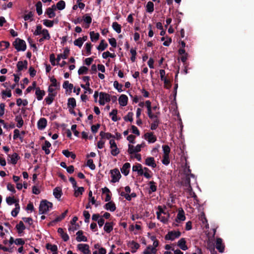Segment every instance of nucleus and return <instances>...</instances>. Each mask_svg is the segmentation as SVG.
I'll return each mask as SVG.
<instances>
[{"label":"nucleus","mask_w":254,"mask_h":254,"mask_svg":"<svg viewBox=\"0 0 254 254\" xmlns=\"http://www.w3.org/2000/svg\"><path fill=\"white\" fill-rule=\"evenodd\" d=\"M62 194V189L60 187H56L53 190V195L58 199H59Z\"/></svg>","instance_id":"obj_33"},{"label":"nucleus","mask_w":254,"mask_h":254,"mask_svg":"<svg viewBox=\"0 0 254 254\" xmlns=\"http://www.w3.org/2000/svg\"><path fill=\"white\" fill-rule=\"evenodd\" d=\"M16 104L18 106L22 105L23 106H26L28 105V101L27 100H22L21 98H18L16 100Z\"/></svg>","instance_id":"obj_47"},{"label":"nucleus","mask_w":254,"mask_h":254,"mask_svg":"<svg viewBox=\"0 0 254 254\" xmlns=\"http://www.w3.org/2000/svg\"><path fill=\"white\" fill-rule=\"evenodd\" d=\"M104 230L107 233H110L113 230V225L111 223H106L104 226Z\"/></svg>","instance_id":"obj_52"},{"label":"nucleus","mask_w":254,"mask_h":254,"mask_svg":"<svg viewBox=\"0 0 254 254\" xmlns=\"http://www.w3.org/2000/svg\"><path fill=\"white\" fill-rule=\"evenodd\" d=\"M86 165L91 170H93L95 169V165L93 163L92 159H88L87 161Z\"/></svg>","instance_id":"obj_60"},{"label":"nucleus","mask_w":254,"mask_h":254,"mask_svg":"<svg viewBox=\"0 0 254 254\" xmlns=\"http://www.w3.org/2000/svg\"><path fill=\"white\" fill-rule=\"evenodd\" d=\"M63 154L66 157H70L72 159H74L75 158V155L72 152H70L67 150H63Z\"/></svg>","instance_id":"obj_42"},{"label":"nucleus","mask_w":254,"mask_h":254,"mask_svg":"<svg viewBox=\"0 0 254 254\" xmlns=\"http://www.w3.org/2000/svg\"><path fill=\"white\" fill-rule=\"evenodd\" d=\"M118 113V111L116 109L113 110L110 113V116L111 117L112 120L114 122H116L118 120V119L117 117V114Z\"/></svg>","instance_id":"obj_46"},{"label":"nucleus","mask_w":254,"mask_h":254,"mask_svg":"<svg viewBox=\"0 0 254 254\" xmlns=\"http://www.w3.org/2000/svg\"><path fill=\"white\" fill-rule=\"evenodd\" d=\"M112 27L117 33H120L121 32V26L117 22L113 23Z\"/></svg>","instance_id":"obj_43"},{"label":"nucleus","mask_w":254,"mask_h":254,"mask_svg":"<svg viewBox=\"0 0 254 254\" xmlns=\"http://www.w3.org/2000/svg\"><path fill=\"white\" fill-rule=\"evenodd\" d=\"M35 94L36 98L38 101H40L43 99V96L45 94L44 90H41L39 87L36 88Z\"/></svg>","instance_id":"obj_26"},{"label":"nucleus","mask_w":254,"mask_h":254,"mask_svg":"<svg viewBox=\"0 0 254 254\" xmlns=\"http://www.w3.org/2000/svg\"><path fill=\"white\" fill-rule=\"evenodd\" d=\"M67 213V210H65L64 213H63L61 215L58 216L55 220H54V222H59L64 218L65 216L66 215V214Z\"/></svg>","instance_id":"obj_59"},{"label":"nucleus","mask_w":254,"mask_h":254,"mask_svg":"<svg viewBox=\"0 0 254 254\" xmlns=\"http://www.w3.org/2000/svg\"><path fill=\"white\" fill-rule=\"evenodd\" d=\"M35 36L41 35L44 39H50L51 36L46 29H43L41 25H37L36 30L33 32Z\"/></svg>","instance_id":"obj_1"},{"label":"nucleus","mask_w":254,"mask_h":254,"mask_svg":"<svg viewBox=\"0 0 254 254\" xmlns=\"http://www.w3.org/2000/svg\"><path fill=\"white\" fill-rule=\"evenodd\" d=\"M77 237L76 240L77 242H86L87 238L83 235L82 231H78L76 234Z\"/></svg>","instance_id":"obj_27"},{"label":"nucleus","mask_w":254,"mask_h":254,"mask_svg":"<svg viewBox=\"0 0 254 254\" xmlns=\"http://www.w3.org/2000/svg\"><path fill=\"white\" fill-rule=\"evenodd\" d=\"M69 53V50L67 48L65 49L63 54H59L57 56L56 59L57 62L59 63L61 59H66L68 56Z\"/></svg>","instance_id":"obj_20"},{"label":"nucleus","mask_w":254,"mask_h":254,"mask_svg":"<svg viewBox=\"0 0 254 254\" xmlns=\"http://www.w3.org/2000/svg\"><path fill=\"white\" fill-rule=\"evenodd\" d=\"M133 114L132 112H128L127 115L125 117L124 119L126 121L132 122Z\"/></svg>","instance_id":"obj_64"},{"label":"nucleus","mask_w":254,"mask_h":254,"mask_svg":"<svg viewBox=\"0 0 254 254\" xmlns=\"http://www.w3.org/2000/svg\"><path fill=\"white\" fill-rule=\"evenodd\" d=\"M15 48L18 51H24L26 49L25 42L24 40L17 39L14 42Z\"/></svg>","instance_id":"obj_8"},{"label":"nucleus","mask_w":254,"mask_h":254,"mask_svg":"<svg viewBox=\"0 0 254 254\" xmlns=\"http://www.w3.org/2000/svg\"><path fill=\"white\" fill-rule=\"evenodd\" d=\"M43 24L48 27H52L54 25V21L48 19H45L43 20Z\"/></svg>","instance_id":"obj_62"},{"label":"nucleus","mask_w":254,"mask_h":254,"mask_svg":"<svg viewBox=\"0 0 254 254\" xmlns=\"http://www.w3.org/2000/svg\"><path fill=\"white\" fill-rule=\"evenodd\" d=\"M92 44L90 43H86L85 45L86 56H88L91 54Z\"/></svg>","instance_id":"obj_45"},{"label":"nucleus","mask_w":254,"mask_h":254,"mask_svg":"<svg viewBox=\"0 0 254 254\" xmlns=\"http://www.w3.org/2000/svg\"><path fill=\"white\" fill-rule=\"evenodd\" d=\"M27 66V62L26 61H19L17 64V67L18 71L23 70L26 69Z\"/></svg>","instance_id":"obj_29"},{"label":"nucleus","mask_w":254,"mask_h":254,"mask_svg":"<svg viewBox=\"0 0 254 254\" xmlns=\"http://www.w3.org/2000/svg\"><path fill=\"white\" fill-rule=\"evenodd\" d=\"M111 153L113 156H117L119 153L120 151L119 148L117 147V144L114 139H111L110 140Z\"/></svg>","instance_id":"obj_11"},{"label":"nucleus","mask_w":254,"mask_h":254,"mask_svg":"<svg viewBox=\"0 0 254 254\" xmlns=\"http://www.w3.org/2000/svg\"><path fill=\"white\" fill-rule=\"evenodd\" d=\"M157 251L156 249L149 245L144 250L142 254H156Z\"/></svg>","instance_id":"obj_28"},{"label":"nucleus","mask_w":254,"mask_h":254,"mask_svg":"<svg viewBox=\"0 0 254 254\" xmlns=\"http://www.w3.org/2000/svg\"><path fill=\"white\" fill-rule=\"evenodd\" d=\"M104 208L111 212H114L116 209V206L115 203L111 201L106 203L104 206Z\"/></svg>","instance_id":"obj_18"},{"label":"nucleus","mask_w":254,"mask_h":254,"mask_svg":"<svg viewBox=\"0 0 254 254\" xmlns=\"http://www.w3.org/2000/svg\"><path fill=\"white\" fill-rule=\"evenodd\" d=\"M16 228L19 234L22 233L24 230L25 229L24 223L22 221H20L18 224L16 225Z\"/></svg>","instance_id":"obj_41"},{"label":"nucleus","mask_w":254,"mask_h":254,"mask_svg":"<svg viewBox=\"0 0 254 254\" xmlns=\"http://www.w3.org/2000/svg\"><path fill=\"white\" fill-rule=\"evenodd\" d=\"M63 87L64 89L67 90H68L71 92L73 88V85L69 83L68 81H65L63 83Z\"/></svg>","instance_id":"obj_40"},{"label":"nucleus","mask_w":254,"mask_h":254,"mask_svg":"<svg viewBox=\"0 0 254 254\" xmlns=\"http://www.w3.org/2000/svg\"><path fill=\"white\" fill-rule=\"evenodd\" d=\"M149 188L148 192L149 193L155 192L157 190V186L156 183L154 181H150L148 183Z\"/></svg>","instance_id":"obj_35"},{"label":"nucleus","mask_w":254,"mask_h":254,"mask_svg":"<svg viewBox=\"0 0 254 254\" xmlns=\"http://www.w3.org/2000/svg\"><path fill=\"white\" fill-rule=\"evenodd\" d=\"M111 101V96L109 94L101 92L99 93V103L100 105L103 106L106 103L110 102Z\"/></svg>","instance_id":"obj_5"},{"label":"nucleus","mask_w":254,"mask_h":254,"mask_svg":"<svg viewBox=\"0 0 254 254\" xmlns=\"http://www.w3.org/2000/svg\"><path fill=\"white\" fill-rule=\"evenodd\" d=\"M53 207L52 203L45 200H42L39 206L40 214H45L49 211Z\"/></svg>","instance_id":"obj_2"},{"label":"nucleus","mask_w":254,"mask_h":254,"mask_svg":"<svg viewBox=\"0 0 254 254\" xmlns=\"http://www.w3.org/2000/svg\"><path fill=\"white\" fill-rule=\"evenodd\" d=\"M130 165L129 163H125L121 169V172L125 176H127L129 172Z\"/></svg>","instance_id":"obj_23"},{"label":"nucleus","mask_w":254,"mask_h":254,"mask_svg":"<svg viewBox=\"0 0 254 254\" xmlns=\"http://www.w3.org/2000/svg\"><path fill=\"white\" fill-rule=\"evenodd\" d=\"M88 70V68L87 67L82 66L79 68L78 70V73L79 75L86 74Z\"/></svg>","instance_id":"obj_57"},{"label":"nucleus","mask_w":254,"mask_h":254,"mask_svg":"<svg viewBox=\"0 0 254 254\" xmlns=\"http://www.w3.org/2000/svg\"><path fill=\"white\" fill-rule=\"evenodd\" d=\"M116 57V55L114 53H110L109 51H106L102 54V57L103 59H107L109 57L111 58H114Z\"/></svg>","instance_id":"obj_49"},{"label":"nucleus","mask_w":254,"mask_h":254,"mask_svg":"<svg viewBox=\"0 0 254 254\" xmlns=\"http://www.w3.org/2000/svg\"><path fill=\"white\" fill-rule=\"evenodd\" d=\"M145 144L144 143H142L140 144H137L135 146L129 143L128 144L127 152L131 155V157H133V155L134 154H136L140 152L141 149L143 148Z\"/></svg>","instance_id":"obj_3"},{"label":"nucleus","mask_w":254,"mask_h":254,"mask_svg":"<svg viewBox=\"0 0 254 254\" xmlns=\"http://www.w3.org/2000/svg\"><path fill=\"white\" fill-rule=\"evenodd\" d=\"M36 11L39 15L42 14V4L41 1H38L36 4Z\"/></svg>","instance_id":"obj_54"},{"label":"nucleus","mask_w":254,"mask_h":254,"mask_svg":"<svg viewBox=\"0 0 254 254\" xmlns=\"http://www.w3.org/2000/svg\"><path fill=\"white\" fill-rule=\"evenodd\" d=\"M159 123V119H155L150 125V129L151 130L156 129L158 126Z\"/></svg>","instance_id":"obj_55"},{"label":"nucleus","mask_w":254,"mask_h":254,"mask_svg":"<svg viewBox=\"0 0 254 254\" xmlns=\"http://www.w3.org/2000/svg\"><path fill=\"white\" fill-rule=\"evenodd\" d=\"M186 219L185 212L182 208H179L178 211V214L176 218V221L179 223L181 221H184Z\"/></svg>","instance_id":"obj_16"},{"label":"nucleus","mask_w":254,"mask_h":254,"mask_svg":"<svg viewBox=\"0 0 254 254\" xmlns=\"http://www.w3.org/2000/svg\"><path fill=\"white\" fill-rule=\"evenodd\" d=\"M99 34L98 33H95L94 31L90 32V37L92 42H96L99 38Z\"/></svg>","instance_id":"obj_36"},{"label":"nucleus","mask_w":254,"mask_h":254,"mask_svg":"<svg viewBox=\"0 0 254 254\" xmlns=\"http://www.w3.org/2000/svg\"><path fill=\"white\" fill-rule=\"evenodd\" d=\"M177 245L183 251H186L188 249V246L186 245V241L185 238H181L177 243Z\"/></svg>","instance_id":"obj_24"},{"label":"nucleus","mask_w":254,"mask_h":254,"mask_svg":"<svg viewBox=\"0 0 254 254\" xmlns=\"http://www.w3.org/2000/svg\"><path fill=\"white\" fill-rule=\"evenodd\" d=\"M127 246L130 248L132 253H135L139 248L140 245L134 241H131L128 242Z\"/></svg>","instance_id":"obj_13"},{"label":"nucleus","mask_w":254,"mask_h":254,"mask_svg":"<svg viewBox=\"0 0 254 254\" xmlns=\"http://www.w3.org/2000/svg\"><path fill=\"white\" fill-rule=\"evenodd\" d=\"M9 46V43L6 41H1L0 42V51H3L7 49Z\"/></svg>","instance_id":"obj_51"},{"label":"nucleus","mask_w":254,"mask_h":254,"mask_svg":"<svg viewBox=\"0 0 254 254\" xmlns=\"http://www.w3.org/2000/svg\"><path fill=\"white\" fill-rule=\"evenodd\" d=\"M58 232L60 234L61 237L64 242H66L69 240V236L67 233H65L62 228H59Z\"/></svg>","instance_id":"obj_31"},{"label":"nucleus","mask_w":254,"mask_h":254,"mask_svg":"<svg viewBox=\"0 0 254 254\" xmlns=\"http://www.w3.org/2000/svg\"><path fill=\"white\" fill-rule=\"evenodd\" d=\"M144 170L143 176L147 179H150L151 177V171L146 167H144Z\"/></svg>","instance_id":"obj_63"},{"label":"nucleus","mask_w":254,"mask_h":254,"mask_svg":"<svg viewBox=\"0 0 254 254\" xmlns=\"http://www.w3.org/2000/svg\"><path fill=\"white\" fill-rule=\"evenodd\" d=\"M145 164L148 166L154 168L156 167V164L153 157H149L146 158L145 160Z\"/></svg>","instance_id":"obj_17"},{"label":"nucleus","mask_w":254,"mask_h":254,"mask_svg":"<svg viewBox=\"0 0 254 254\" xmlns=\"http://www.w3.org/2000/svg\"><path fill=\"white\" fill-rule=\"evenodd\" d=\"M56 9L55 5H53L52 7H49L46 10V14L50 18H53L55 16V10Z\"/></svg>","instance_id":"obj_30"},{"label":"nucleus","mask_w":254,"mask_h":254,"mask_svg":"<svg viewBox=\"0 0 254 254\" xmlns=\"http://www.w3.org/2000/svg\"><path fill=\"white\" fill-rule=\"evenodd\" d=\"M146 11L148 13H152L154 11V4L151 1H148L146 5Z\"/></svg>","instance_id":"obj_39"},{"label":"nucleus","mask_w":254,"mask_h":254,"mask_svg":"<svg viewBox=\"0 0 254 254\" xmlns=\"http://www.w3.org/2000/svg\"><path fill=\"white\" fill-rule=\"evenodd\" d=\"M51 146L50 142L47 140L45 141L44 144L43 145L42 148L45 151L46 154H49L50 151L49 148Z\"/></svg>","instance_id":"obj_32"},{"label":"nucleus","mask_w":254,"mask_h":254,"mask_svg":"<svg viewBox=\"0 0 254 254\" xmlns=\"http://www.w3.org/2000/svg\"><path fill=\"white\" fill-rule=\"evenodd\" d=\"M46 248L48 250H51L53 252H56L58 251L57 246L55 245H52L51 244H47L46 245Z\"/></svg>","instance_id":"obj_53"},{"label":"nucleus","mask_w":254,"mask_h":254,"mask_svg":"<svg viewBox=\"0 0 254 254\" xmlns=\"http://www.w3.org/2000/svg\"><path fill=\"white\" fill-rule=\"evenodd\" d=\"M77 250L83 254H91L89 246L86 244H79L77 246Z\"/></svg>","instance_id":"obj_10"},{"label":"nucleus","mask_w":254,"mask_h":254,"mask_svg":"<svg viewBox=\"0 0 254 254\" xmlns=\"http://www.w3.org/2000/svg\"><path fill=\"white\" fill-rule=\"evenodd\" d=\"M181 233L179 231H172L169 232L165 236L166 240L174 241L180 237Z\"/></svg>","instance_id":"obj_6"},{"label":"nucleus","mask_w":254,"mask_h":254,"mask_svg":"<svg viewBox=\"0 0 254 254\" xmlns=\"http://www.w3.org/2000/svg\"><path fill=\"white\" fill-rule=\"evenodd\" d=\"M73 44L75 46L81 48L83 45V42H82L81 38L79 37L74 41Z\"/></svg>","instance_id":"obj_58"},{"label":"nucleus","mask_w":254,"mask_h":254,"mask_svg":"<svg viewBox=\"0 0 254 254\" xmlns=\"http://www.w3.org/2000/svg\"><path fill=\"white\" fill-rule=\"evenodd\" d=\"M6 202L9 205H11L14 203L15 204L16 203H18L17 201L13 197L11 196L6 197Z\"/></svg>","instance_id":"obj_48"},{"label":"nucleus","mask_w":254,"mask_h":254,"mask_svg":"<svg viewBox=\"0 0 254 254\" xmlns=\"http://www.w3.org/2000/svg\"><path fill=\"white\" fill-rule=\"evenodd\" d=\"M108 46V44L106 43H105L104 40H102L100 42V44L97 47L98 50L101 51H104Z\"/></svg>","instance_id":"obj_50"},{"label":"nucleus","mask_w":254,"mask_h":254,"mask_svg":"<svg viewBox=\"0 0 254 254\" xmlns=\"http://www.w3.org/2000/svg\"><path fill=\"white\" fill-rule=\"evenodd\" d=\"M65 2L64 0H60L57 3V8L59 10H63L65 8Z\"/></svg>","instance_id":"obj_56"},{"label":"nucleus","mask_w":254,"mask_h":254,"mask_svg":"<svg viewBox=\"0 0 254 254\" xmlns=\"http://www.w3.org/2000/svg\"><path fill=\"white\" fill-rule=\"evenodd\" d=\"M216 248L221 253L224 251L225 246L221 238H218L216 240Z\"/></svg>","instance_id":"obj_15"},{"label":"nucleus","mask_w":254,"mask_h":254,"mask_svg":"<svg viewBox=\"0 0 254 254\" xmlns=\"http://www.w3.org/2000/svg\"><path fill=\"white\" fill-rule=\"evenodd\" d=\"M73 188L74 190V195L75 197H78L79 195H81L84 190L83 187H77L76 186Z\"/></svg>","instance_id":"obj_34"},{"label":"nucleus","mask_w":254,"mask_h":254,"mask_svg":"<svg viewBox=\"0 0 254 254\" xmlns=\"http://www.w3.org/2000/svg\"><path fill=\"white\" fill-rule=\"evenodd\" d=\"M128 98L125 94L121 95L119 98V103L121 106H125L127 105Z\"/></svg>","instance_id":"obj_25"},{"label":"nucleus","mask_w":254,"mask_h":254,"mask_svg":"<svg viewBox=\"0 0 254 254\" xmlns=\"http://www.w3.org/2000/svg\"><path fill=\"white\" fill-rule=\"evenodd\" d=\"M157 217L161 222L166 223L168 222L169 214L160 209L159 211L157 212Z\"/></svg>","instance_id":"obj_9"},{"label":"nucleus","mask_w":254,"mask_h":254,"mask_svg":"<svg viewBox=\"0 0 254 254\" xmlns=\"http://www.w3.org/2000/svg\"><path fill=\"white\" fill-rule=\"evenodd\" d=\"M67 107L69 109V111L71 113H74L73 111V109L76 107V100L74 98H69L67 101Z\"/></svg>","instance_id":"obj_14"},{"label":"nucleus","mask_w":254,"mask_h":254,"mask_svg":"<svg viewBox=\"0 0 254 254\" xmlns=\"http://www.w3.org/2000/svg\"><path fill=\"white\" fill-rule=\"evenodd\" d=\"M20 211V206L18 203L15 204V208L11 211V214L13 217L17 216Z\"/></svg>","instance_id":"obj_38"},{"label":"nucleus","mask_w":254,"mask_h":254,"mask_svg":"<svg viewBox=\"0 0 254 254\" xmlns=\"http://www.w3.org/2000/svg\"><path fill=\"white\" fill-rule=\"evenodd\" d=\"M190 177L193 178L194 179V182H195V179L194 175L190 174H187V184L186 185V191L189 193V196L188 197H193L195 195L194 193L192 191L191 187L190 185Z\"/></svg>","instance_id":"obj_4"},{"label":"nucleus","mask_w":254,"mask_h":254,"mask_svg":"<svg viewBox=\"0 0 254 254\" xmlns=\"http://www.w3.org/2000/svg\"><path fill=\"white\" fill-rule=\"evenodd\" d=\"M47 121L45 118H41L37 123V126L39 129L43 130L47 126Z\"/></svg>","instance_id":"obj_21"},{"label":"nucleus","mask_w":254,"mask_h":254,"mask_svg":"<svg viewBox=\"0 0 254 254\" xmlns=\"http://www.w3.org/2000/svg\"><path fill=\"white\" fill-rule=\"evenodd\" d=\"M111 182L115 183L118 182L121 177L120 172L118 169H114L110 171Z\"/></svg>","instance_id":"obj_7"},{"label":"nucleus","mask_w":254,"mask_h":254,"mask_svg":"<svg viewBox=\"0 0 254 254\" xmlns=\"http://www.w3.org/2000/svg\"><path fill=\"white\" fill-rule=\"evenodd\" d=\"M82 21L85 23V28H88L92 22V18L89 14H85L83 16Z\"/></svg>","instance_id":"obj_19"},{"label":"nucleus","mask_w":254,"mask_h":254,"mask_svg":"<svg viewBox=\"0 0 254 254\" xmlns=\"http://www.w3.org/2000/svg\"><path fill=\"white\" fill-rule=\"evenodd\" d=\"M144 139L148 141L149 143H153L156 140V136L152 132H147L144 134Z\"/></svg>","instance_id":"obj_12"},{"label":"nucleus","mask_w":254,"mask_h":254,"mask_svg":"<svg viewBox=\"0 0 254 254\" xmlns=\"http://www.w3.org/2000/svg\"><path fill=\"white\" fill-rule=\"evenodd\" d=\"M147 115L149 118L153 121L155 119H158V115L157 114H154L152 113V110H149L147 111Z\"/></svg>","instance_id":"obj_61"},{"label":"nucleus","mask_w":254,"mask_h":254,"mask_svg":"<svg viewBox=\"0 0 254 254\" xmlns=\"http://www.w3.org/2000/svg\"><path fill=\"white\" fill-rule=\"evenodd\" d=\"M19 157L16 153H13L12 155H8V161L10 162L11 164L15 165L17 163Z\"/></svg>","instance_id":"obj_22"},{"label":"nucleus","mask_w":254,"mask_h":254,"mask_svg":"<svg viewBox=\"0 0 254 254\" xmlns=\"http://www.w3.org/2000/svg\"><path fill=\"white\" fill-rule=\"evenodd\" d=\"M15 121L17 123V127L20 128L23 125V121L22 117L20 116H17L15 117Z\"/></svg>","instance_id":"obj_44"},{"label":"nucleus","mask_w":254,"mask_h":254,"mask_svg":"<svg viewBox=\"0 0 254 254\" xmlns=\"http://www.w3.org/2000/svg\"><path fill=\"white\" fill-rule=\"evenodd\" d=\"M56 94H49L48 96L45 99V101L48 105H50L53 102Z\"/></svg>","instance_id":"obj_37"}]
</instances>
